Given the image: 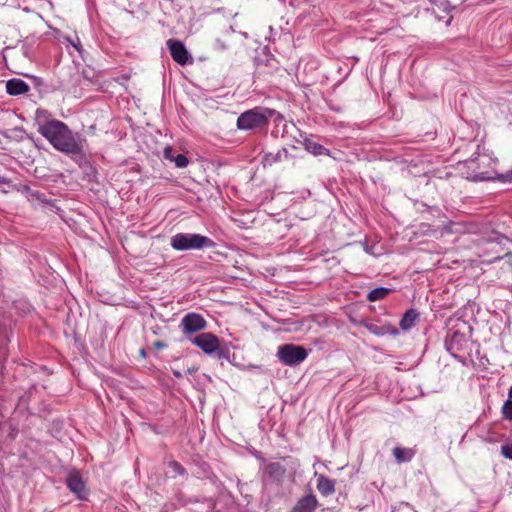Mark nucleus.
Masks as SVG:
<instances>
[{"mask_svg": "<svg viewBox=\"0 0 512 512\" xmlns=\"http://www.w3.org/2000/svg\"><path fill=\"white\" fill-rule=\"evenodd\" d=\"M214 48L218 51H224L227 49V46L221 39H216Z\"/></svg>", "mask_w": 512, "mask_h": 512, "instance_id": "a878e982", "label": "nucleus"}, {"mask_svg": "<svg viewBox=\"0 0 512 512\" xmlns=\"http://www.w3.org/2000/svg\"><path fill=\"white\" fill-rule=\"evenodd\" d=\"M38 133L43 136L57 151L71 155L74 160L85 156L86 139L73 132L64 122L54 119L51 114L38 108L35 112Z\"/></svg>", "mask_w": 512, "mask_h": 512, "instance_id": "f257e3e1", "label": "nucleus"}, {"mask_svg": "<svg viewBox=\"0 0 512 512\" xmlns=\"http://www.w3.org/2000/svg\"><path fill=\"white\" fill-rule=\"evenodd\" d=\"M71 44H72V45H73V46H74L78 51L80 50V49H79V46H78V44H77V43L71 42Z\"/></svg>", "mask_w": 512, "mask_h": 512, "instance_id": "2f4dec72", "label": "nucleus"}, {"mask_svg": "<svg viewBox=\"0 0 512 512\" xmlns=\"http://www.w3.org/2000/svg\"><path fill=\"white\" fill-rule=\"evenodd\" d=\"M308 356L306 349L294 344H284L278 347L277 357L288 366H294L303 362Z\"/></svg>", "mask_w": 512, "mask_h": 512, "instance_id": "39448f33", "label": "nucleus"}, {"mask_svg": "<svg viewBox=\"0 0 512 512\" xmlns=\"http://www.w3.org/2000/svg\"><path fill=\"white\" fill-rule=\"evenodd\" d=\"M0 189H1V192L4 193V194H7L11 191H14L11 186H8L7 184H0Z\"/></svg>", "mask_w": 512, "mask_h": 512, "instance_id": "cd10ccee", "label": "nucleus"}, {"mask_svg": "<svg viewBox=\"0 0 512 512\" xmlns=\"http://www.w3.org/2000/svg\"><path fill=\"white\" fill-rule=\"evenodd\" d=\"M418 317L419 313L415 309L407 310L400 321L401 329L410 330L415 325Z\"/></svg>", "mask_w": 512, "mask_h": 512, "instance_id": "4468645a", "label": "nucleus"}, {"mask_svg": "<svg viewBox=\"0 0 512 512\" xmlns=\"http://www.w3.org/2000/svg\"><path fill=\"white\" fill-rule=\"evenodd\" d=\"M391 292V289L390 288H386V287H377L375 289H372L368 295H367V299L370 301V302H375V301H379V300H382L384 299L385 297H387Z\"/></svg>", "mask_w": 512, "mask_h": 512, "instance_id": "f3484780", "label": "nucleus"}, {"mask_svg": "<svg viewBox=\"0 0 512 512\" xmlns=\"http://www.w3.org/2000/svg\"><path fill=\"white\" fill-rule=\"evenodd\" d=\"M286 469L278 462H273L265 467V473L275 481H281L284 477Z\"/></svg>", "mask_w": 512, "mask_h": 512, "instance_id": "ddd939ff", "label": "nucleus"}, {"mask_svg": "<svg viewBox=\"0 0 512 512\" xmlns=\"http://www.w3.org/2000/svg\"><path fill=\"white\" fill-rule=\"evenodd\" d=\"M6 91L9 95H21L29 91V85L22 79L13 78L7 81Z\"/></svg>", "mask_w": 512, "mask_h": 512, "instance_id": "9b49d317", "label": "nucleus"}, {"mask_svg": "<svg viewBox=\"0 0 512 512\" xmlns=\"http://www.w3.org/2000/svg\"><path fill=\"white\" fill-rule=\"evenodd\" d=\"M270 118L281 120L282 115L274 109L257 106L247 110L237 118V128L240 130H253L265 127Z\"/></svg>", "mask_w": 512, "mask_h": 512, "instance_id": "7ed1b4c3", "label": "nucleus"}, {"mask_svg": "<svg viewBox=\"0 0 512 512\" xmlns=\"http://www.w3.org/2000/svg\"><path fill=\"white\" fill-rule=\"evenodd\" d=\"M168 467L171 470V472L174 474V476H176V475L182 476L186 472L185 469L181 466V464L178 463L177 461L169 462Z\"/></svg>", "mask_w": 512, "mask_h": 512, "instance_id": "412c9836", "label": "nucleus"}, {"mask_svg": "<svg viewBox=\"0 0 512 512\" xmlns=\"http://www.w3.org/2000/svg\"><path fill=\"white\" fill-rule=\"evenodd\" d=\"M66 485L70 492L75 494L78 499L85 500L87 498L88 490L86 488V483L78 471L73 470L68 473Z\"/></svg>", "mask_w": 512, "mask_h": 512, "instance_id": "6e6552de", "label": "nucleus"}, {"mask_svg": "<svg viewBox=\"0 0 512 512\" xmlns=\"http://www.w3.org/2000/svg\"><path fill=\"white\" fill-rule=\"evenodd\" d=\"M317 490L325 497L330 496L335 491V483L322 474L317 475Z\"/></svg>", "mask_w": 512, "mask_h": 512, "instance_id": "f8f14e48", "label": "nucleus"}, {"mask_svg": "<svg viewBox=\"0 0 512 512\" xmlns=\"http://www.w3.org/2000/svg\"><path fill=\"white\" fill-rule=\"evenodd\" d=\"M498 160L489 153H477L462 164V173L471 181L499 180L512 182V171L500 174L496 170Z\"/></svg>", "mask_w": 512, "mask_h": 512, "instance_id": "f03ea898", "label": "nucleus"}, {"mask_svg": "<svg viewBox=\"0 0 512 512\" xmlns=\"http://www.w3.org/2000/svg\"><path fill=\"white\" fill-rule=\"evenodd\" d=\"M376 328H377V327H376L375 325H370V326H369V330H370L371 332H373V333H377V332H376Z\"/></svg>", "mask_w": 512, "mask_h": 512, "instance_id": "7c9ffc66", "label": "nucleus"}, {"mask_svg": "<svg viewBox=\"0 0 512 512\" xmlns=\"http://www.w3.org/2000/svg\"><path fill=\"white\" fill-rule=\"evenodd\" d=\"M393 455L397 462H408L412 459V453L409 449L401 448V447H395L393 449Z\"/></svg>", "mask_w": 512, "mask_h": 512, "instance_id": "6ab92c4d", "label": "nucleus"}, {"mask_svg": "<svg viewBox=\"0 0 512 512\" xmlns=\"http://www.w3.org/2000/svg\"><path fill=\"white\" fill-rule=\"evenodd\" d=\"M500 451L504 458L512 460V444H503Z\"/></svg>", "mask_w": 512, "mask_h": 512, "instance_id": "393cba45", "label": "nucleus"}, {"mask_svg": "<svg viewBox=\"0 0 512 512\" xmlns=\"http://www.w3.org/2000/svg\"><path fill=\"white\" fill-rule=\"evenodd\" d=\"M452 17L450 16L448 20L446 21V24L449 25L451 23Z\"/></svg>", "mask_w": 512, "mask_h": 512, "instance_id": "72a5a7b5", "label": "nucleus"}, {"mask_svg": "<svg viewBox=\"0 0 512 512\" xmlns=\"http://www.w3.org/2000/svg\"><path fill=\"white\" fill-rule=\"evenodd\" d=\"M170 244L176 251L201 250L216 246L211 238L197 233H177L171 237Z\"/></svg>", "mask_w": 512, "mask_h": 512, "instance_id": "20e7f679", "label": "nucleus"}, {"mask_svg": "<svg viewBox=\"0 0 512 512\" xmlns=\"http://www.w3.org/2000/svg\"><path fill=\"white\" fill-rule=\"evenodd\" d=\"M318 507V500L315 495L308 494L306 496L301 497L291 512H314Z\"/></svg>", "mask_w": 512, "mask_h": 512, "instance_id": "9d476101", "label": "nucleus"}, {"mask_svg": "<svg viewBox=\"0 0 512 512\" xmlns=\"http://www.w3.org/2000/svg\"><path fill=\"white\" fill-rule=\"evenodd\" d=\"M189 340L206 354H212L220 347L218 338L210 332L201 333L195 337H189Z\"/></svg>", "mask_w": 512, "mask_h": 512, "instance_id": "0eeeda50", "label": "nucleus"}, {"mask_svg": "<svg viewBox=\"0 0 512 512\" xmlns=\"http://www.w3.org/2000/svg\"><path fill=\"white\" fill-rule=\"evenodd\" d=\"M174 156H175L174 155V151H173V149L171 147H166L164 149V157H165V159L171 160V159H173Z\"/></svg>", "mask_w": 512, "mask_h": 512, "instance_id": "bb28decb", "label": "nucleus"}, {"mask_svg": "<svg viewBox=\"0 0 512 512\" xmlns=\"http://www.w3.org/2000/svg\"><path fill=\"white\" fill-rule=\"evenodd\" d=\"M206 325L207 322L202 315L190 312L182 318L179 327L182 329L183 333L188 336L205 329Z\"/></svg>", "mask_w": 512, "mask_h": 512, "instance_id": "423d86ee", "label": "nucleus"}, {"mask_svg": "<svg viewBox=\"0 0 512 512\" xmlns=\"http://www.w3.org/2000/svg\"><path fill=\"white\" fill-rule=\"evenodd\" d=\"M164 346H165V345H164L162 342H156V343H155V347H156L157 349H162V348H164Z\"/></svg>", "mask_w": 512, "mask_h": 512, "instance_id": "c756f323", "label": "nucleus"}, {"mask_svg": "<svg viewBox=\"0 0 512 512\" xmlns=\"http://www.w3.org/2000/svg\"><path fill=\"white\" fill-rule=\"evenodd\" d=\"M0 184H7L8 186H11V188L14 191L20 192L21 194L25 196H34L35 194L31 191L30 187L26 184H14L11 182V180L0 177Z\"/></svg>", "mask_w": 512, "mask_h": 512, "instance_id": "2eb2a0df", "label": "nucleus"}, {"mask_svg": "<svg viewBox=\"0 0 512 512\" xmlns=\"http://www.w3.org/2000/svg\"><path fill=\"white\" fill-rule=\"evenodd\" d=\"M462 336L459 333H454L450 338L445 340V346L447 351L454 357H456V352L459 350L458 344Z\"/></svg>", "mask_w": 512, "mask_h": 512, "instance_id": "a211bd4d", "label": "nucleus"}, {"mask_svg": "<svg viewBox=\"0 0 512 512\" xmlns=\"http://www.w3.org/2000/svg\"><path fill=\"white\" fill-rule=\"evenodd\" d=\"M500 451L504 458L512 460V444H503Z\"/></svg>", "mask_w": 512, "mask_h": 512, "instance_id": "b1692460", "label": "nucleus"}, {"mask_svg": "<svg viewBox=\"0 0 512 512\" xmlns=\"http://www.w3.org/2000/svg\"><path fill=\"white\" fill-rule=\"evenodd\" d=\"M502 414L505 419L512 420V400L508 399L502 406Z\"/></svg>", "mask_w": 512, "mask_h": 512, "instance_id": "4be33fe9", "label": "nucleus"}, {"mask_svg": "<svg viewBox=\"0 0 512 512\" xmlns=\"http://www.w3.org/2000/svg\"><path fill=\"white\" fill-rule=\"evenodd\" d=\"M372 249L373 247L372 246H369L367 244L364 245V250L365 252L369 253V254H372Z\"/></svg>", "mask_w": 512, "mask_h": 512, "instance_id": "c85d7f7f", "label": "nucleus"}, {"mask_svg": "<svg viewBox=\"0 0 512 512\" xmlns=\"http://www.w3.org/2000/svg\"><path fill=\"white\" fill-rule=\"evenodd\" d=\"M167 46L169 48L171 57L175 62L184 66L186 64H191L193 59L191 55L188 53L184 44L178 40L169 39L167 41Z\"/></svg>", "mask_w": 512, "mask_h": 512, "instance_id": "1a4fd4ad", "label": "nucleus"}, {"mask_svg": "<svg viewBox=\"0 0 512 512\" xmlns=\"http://www.w3.org/2000/svg\"><path fill=\"white\" fill-rule=\"evenodd\" d=\"M170 161L174 162L178 168H185L189 163L188 158L184 154H178L174 156Z\"/></svg>", "mask_w": 512, "mask_h": 512, "instance_id": "aec40b11", "label": "nucleus"}, {"mask_svg": "<svg viewBox=\"0 0 512 512\" xmlns=\"http://www.w3.org/2000/svg\"><path fill=\"white\" fill-rule=\"evenodd\" d=\"M305 149L312 153L313 155H328L329 154V150L327 148H325L323 145L317 143V142H314L312 140H306L305 143Z\"/></svg>", "mask_w": 512, "mask_h": 512, "instance_id": "dca6fc26", "label": "nucleus"}, {"mask_svg": "<svg viewBox=\"0 0 512 512\" xmlns=\"http://www.w3.org/2000/svg\"><path fill=\"white\" fill-rule=\"evenodd\" d=\"M508 396H509V398H512V386L509 389Z\"/></svg>", "mask_w": 512, "mask_h": 512, "instance_id": "473e14b6", "label": "nucleus"}, {"mask_svg": "<svg viewBox=\"0 0 512 512\" xmlns=\"http://www.w3.org/2000/svg\"><path fill=\"white\" fill-rule=\"evenodd\" d=\"M433 4L437 5V7L444 13L446 14H449L453 7L450 5V3L446 0H441V1H434V0H430Z\"/></svg>", "mask_w": 512, "mask_h": 512, "instance_id": "5701e85b", "label": "nucleus"}]
</instances>
